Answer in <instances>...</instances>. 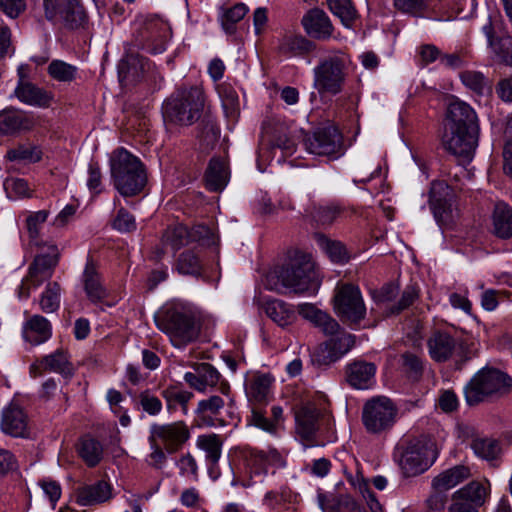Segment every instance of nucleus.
I'll use <instances>...</instances> for the list:
<instances>
[{
	"label": "nucleus",
	"instance_id": "obj_1",
	"mask_svg": "<svg viewBox=\"0 0 512 512\" xmlns=\"http://www.w3.org/2000/svg\"><path fill=\"white\" fill-rule=\"evenodd\" d=\"M353 70L350 56L335 50L322 57L313 68V87L320 95H338Z\"/></svg>",
	"mask_w": 512,
	"mask_h": 512
},
{
	"label": "nucleus",
	"instance_id": "obj_2",
	"mask_svg": "<svg viewBox=\"0 0 512 512\" xmlns=\"http://www.w3.org/2000/svg\"><path fill=\"white\" fill-rule=\"evenodd\" d=\"M110 171L115 189L124 197L140 193L147 181L141 161L124 148H119L112 154Z\"/></svg>",
	"mask_w": 512,
	"mask_h": 512
},
{
	"label": "nucleus",
	"instance_id": "obj_3",
	"mask_svg": "<svg viewBox=\"0 0 512 512\" xmlns=\"http://www.w3.org/2000/svg\"><path fill=\"white\" fill-rule=\"evenodd\" d=\"M204 103L205 96L201 87L180 89L164 102V120L175 125L190 126L200 119Z\"/></svg>",
	"mask_w": 512,
	"mask_h": 512
},
{
	"label": "nucleus",
	"instance_id": "obj_4",
	"mask_svg": "<svg viewBox=\"0 0 512 512\" xmlns=\"http://www.w3.org/2000/svg\"><path fill=\"white\" fill-rule=\"evenodd\" d=\"M394 458L404 477H415L429 469L437 458V452L430 439L421 437L398 445Z\"/></svg>",
	"mask_w": 512,
	"mask_h": 512
},
{
	"label": "nucleus",
	"instance_id": "obj_5",
	"mask_svg": "<svg viewBox=\"0 0 512 512\" xmlns=\"http://www.w3.org/2000/svg\"><path fill=\"white\" fill-rule=\"evenodd\" d=\"M511 386L512 379L505 372L484 367L465 386V399L468 405H476L490 396L506 393Z\"/></svg>",
	"mask_w": 512,
	"mask_h": 512
},
{
	"label": "nucleus",
	"instance_id": "obj_6",
	"mask_svg": "<svg viewBox=\"0 0 512 512\" xmlns=\"http://www.w3.org/2000/svg\"><path fill=\"white\" fill-rule=\"evenodd\" d=\"M157 327L166 333L172 344L181 348L194 341L199 328L192 315L176 307L166 308L155 318Z\"/></svg>",
	"mask_w": 512,
	"mask_h": 512
},
{
	"label": "nucleus",
	"instance_id": "obj_7",
	"mask_svg": "<svg viewBox=\"0 0 512 512\" xmlns=\"http://www.w3.org/2000/svg\"><path fill=\"white\" fill-rule=\"evenodd\" d=\"M398 408L386 396H374L368 399L362 410V422L371 434H382L389 431L396 422Z\"/></svg>",
	"mask_w": 512,
	"mask_h": 512
},
{
	"label": "nucleus",
	"instance_id": "obj_8",
	"mask_svg": "<svg viewBox=\"0 0 512 512\" xmlns=\"http://www.w3.org/2000/svg\"><path fill=\"white\" fill-rule=\"evenodd\" d=\"M334 311L343 322L359 324L366 316L367 309L359 286L352 283H338L334 290Z\"/></svg>",
	"mask_w": 512,
	"mask_h": 512
},
{
	"label": "nucleus",
	"instance_id": "obj_9",
	"mask_svg": "<svg viewBox=\"0 0 512 512\" xmlns=\"http://www.w3.org/2000/svg\"><path fill=\"white\" fill-rule=\"evenodd\" d=\"M60 253L56 245H50L47 252L35 256L28 268V273L22 281L19 296L28 298L31 289H37L45 281L49 280L58 265Z\"/></svg>",
	"mask_w": 512,
	"mask_h": 512
},
{
	"label": "nucleus",
	"instance_id": "obj_10",
	"mask_svg": "<svg viewBox=\"0 0 512 512\" xmlns=\"http://www.w3.org/2000/svg\"><path fill=\"white\" fill-rule=\"evenodd\" d=\"M281 268L283 281L289 291L295 294L316 293L319 281L314 264L309 259H294Z\"/></svg>",
	"mask_w": 512,
	"mask_h": 512
},
{
	"label": "nucleus",
	"instance_id": "obj_11",
	"mask_svg": "<svg viewBox=\"0 0 512 512\" xmlns=\"http://www.w3.org/2000/svg\"><path fill=\"white\" fill-rule=\"evenodd\" d=\"M184 381L194 390L205 393L209 389L218 386L219 392L228 398L230 408L235 403L234 397L231 395V387L229 383L222 378L218 370L209 363H200L194 367L193 372H186L183 377Z\"/></svg>",
	"mask_w": 512,
	"mask_h": 512
},
{
	"label": "nucleus",
	"instance_id": "obj_12",
	"mask_svg": "<svg viewBox=\"0 0 512 512\" xmlns=\"http://www.w3.org/2000/svg\"><path fill=\"white\" fill-rule=\"evenodd\" d=\"M304 146L310 154L337 158L343 153V137L335 126L329 124L306 135Z\"/></svg>",
	"mask_w": 512,
	"mask_h": 512
},
{
	"label": "nucleus",
	"instance_id": "obj_13",
	"mask_svg": "<svg viewBox=\"0 0 512 512\" xmlns=\"http://www.w3.org/2000/svg\"><path fill=\"white\" fill-rule=\"evenodd\" d=\"M45 18L50 22H63L69 29L81 27L86 13L78 0H43Z\"/></svg>",
	"mask_w": 512,
	"mask_h": 512
},
{
	"label": "nucleus",
	"instance_id": "obj_14",
	"mask_svg": "<svg viewBox=\"0 0 512 512\" xmlns=\"http://www.w3.org/2000/svg\"><path fill=\"white\" fill-rule=\"evenodd\" d=\"M171 37V28L167 22L159 18L148 19L135 41L136 46L150 54H160L166 50Z\"/></svg>",
	"mask_w": 512,
	"mask_h": 512
},
{
	"label": "nucleus",
	"instance_id": "obj_15",
	"mask_svg": "<svg viewBox=\"0 0 512 512\" xmlns=\"http://www.w3.org/2000/svg\"><path fill=\"white\" fill-rule=\"evenodd\" d=\"M477 130L460 129V127L446 126L442 138L444 148L463 162H470L473 158L478 141Z\"/></svg>",
	"mask_w": 512,
	"mask_h": 512
},
{
	"label": "nucleus",
	"instance_id": "obj_16",
	"mask_svg": "<svg viewBox=\"0 0 512 512\" xmlns=\"http://www.w3.org/2000/svg\"><path fill=\"white\" fill-rule=\"evenodd\" d=\"M353 213L346 206L338 202L316 203L311 202L304 209V217L319 228H329L335 223L345 220Z\"/></svg>",
	"mask_w": 512,
	"mask_h": 512
},
{
	"label": "nucleus",
	"instance_id": "obj_17",
	"mask_svg": "<svg viewBox=\"0 0 512 512\" xmlns=\"http://www.w3.org/2000/svg\"><path fill=\"white\" fill-rule=\"evenodd\" d=\"M150 437L165 447L168 453L176 452L190 437L187 425L182 422L169 424H153L150 427Z\"/></svg>",
	"mask_w": 512,
	"mask_h": 512
},
{
	"label": "nucleus",
	"instance_id": "obj_18",
	"mask_svg": "<svg viewBox=\"0 0 512 512\" xmlns=\"http://www.w3.org/2000/svg\"><path fill=\"white\" fill-rule=\"evenodd\" d=\"M320 417V410L312 404L303 405L295 411V431L297 436L306 443L305 447L316 443L321 426Z\"/></svg>",
	"mask_w": 512,
	"mask_h": 512
},
{
	"label": "nucleus",
	"instance_id": "obj_19",
	"mask_svg": "<svg viewBox=\"0 0 512 512\" xmlns=\"http://www.w3.org/2000/svg\"><path fill=\"white\" fill-rule=\"evenodd\" d=\"M19 80L14 89L13 95L23 104L48 108L54 100V94L44 88L38 87L31 81L25 79L22 69H18Z\"/></svg>",
	"mask_w": 512,
	"mask_h": 512
},
{
	"label": "nucleus",
	"instance_id": "obj_20",
	"mask_svg": "<svg viewBox=\"0 0 512 512\" xmlns=\"http://www.w3.org/2000/svg\"><path fill=\"white\" fill-rule=\"evenodd\" d=\"M355 344V336L346 332L331 338L313 354V361L319 365H329L342 358Z\"/></svg>",
	"mask_w": 512,
	"mask_h": 512
},
{
	"label": "nucleus",
	"instance_id": "obj_21",
	"mask_svg": "<svg viewBox=\"0 0 512 512\" xmlns=\"http://www.w3.org/2000/svg\"><path fill=\"white\" fill-rule=\"evenodd\" d=\"M0 430L14 438L29 436V419L26 412L18 404L10 403L1 412Z\"/></svg>",
	"mask_w": 512,
	"mask_h": 512
},
{
	"label": "nucleus",
	"instance_id": "obj_22",
	"mask_svg": "<svg viewBox=\"0 0 512 512\" xmlns=\"http://www.w3.org/2000/svg\"><path fill=\"white\" fill-rule=\"evenodd\" d=\"M430 206L438 223L447 224L452 221L454 216L453 193L447 184L443 182L432 184Z\"/></svg>",
	"mask_w": 512,
	"mask_h": 512
},
{
	"label": "nucleus",
	"instance_id": "obj_23",
	"mask_svg": "<svg viewBox=\"0 0 512 512\" xmlns=\"http://www.w3.org/2000/svg\"><path fill=\"white\" fill-rule=\"evenodd\" d=\"M377 367L372 362L354 360L345 367V381L356 390L371 389L375 383Z\"/></svg>",
	"mask_w": 512,
	"mask_h": 512
},
{
	"label": "nucleus",
	"instance_id": "obj_24",
	"mask_svg": "<svg viewBox=\"0 0 512 512\" xmlns=\"http://www.w3.org/2000/svg\"><path fill=\"white\" fill-rule=\"evenodd\" d=\"M43 371L59 373L64 377H71L74 373V368L69 361L68 354L64 350L58 349L36 360L30 366V375L34 378L40 376Z\"/></svg>",
	"mask_w": 512,
	"mask_h": 512
},
{
	"label": "nucleus",
	"instance_id": "obj_25",
	"mask_svg": "<svg viewBox=\"0 0 512 512\" xmlns=\"http://www.w3.org/2000/svg\"><path fill=\"white\" fill-rule=\"evenodd\" d=\"M297 314L319 328L325 335L334 336L341 330L339 323L326 312L310 303L298 305Z\"/></svg>",
	"mask_w": 512,
	"mask_h": 512
},
{
	"label": "nucleus",
	"instance_id": "obj_26",
	"mask_svg": "<svg viewBox=\"0 0 512 512\" xmlns=\"http://www.w3.org/2000/svg\"><path fill=\"white\" fill-rule=\"evenodd\" d=\"M82 283L86 296L92 303H99L108 296V291L102 282V277L91 258L87 259L82 274Z\"/></svg>",
	"mask_w": 512,
	"mask_h": 512
},
{
	"label": "nucleus",
	"instance_id": "obj_27",
	"mask_svg": "<svg viewBox=\"0 0 512 512\" xmlns=\"http://www.w3.org/2000/svg\"><path fill=\"white\" fill-rule=\"evenodd\" d=\"M448 123L447 126L460 127V129L479 131L478 118L476 112L467 103L454 100L447 110Z\"/></svg>",
	"mask_w": 512,
	"mask_h": 512
},
{
	"label": "nucleus",
	"instance_id": "obj_28",
	"mask_svg": "<svg viewBox=\"0 0 512 512\" xmlns=\"http://www.w3.org/2000/svg\"><path fill=\"white\" fill-rule=\"evenodd\" d=\"M305 31L316 39L326 40L333 34V25L328 15L321 9H311L302 18Z\"/></svg>",
	"mask_w": 512,
	"mask_h": 512
},
{
	"label": "nucleus",
	"instance_id": "obj_29",
	"mask_svg": "<svg viewBox=\"0 0 512 512\" xmlns=\"http://www.w3.org/2000/svg\"><path fill=\"white\" fill-rule=\"evenodd\" d=\"M33 126V119L21 110L10 108L0 111V135H14Z\"/></svg>",
	"mask_w": 512,
	"mask_h": 512
},
{
	"label": "nucleus",
	"instance_id": "obj_30",
	"mask_svg": "<svg viewBox=\"0 0 512 512\" xmlns=\"http://www.w3.org/2000/svg\"><path fill=\"white\" fill-rule=\"evenodd\" d=\"M22 335L31 345H40L51 338L52 325L42 315H33L23 324Z\"/></svg>",
	"mask_w": 512,
	"mask_h": 512
},
{
	"label": "nucleus",
	"instance_id": "obj_31",
	"mask_svg": "<svg viewBox=\"0 0 512 512\" xmlns=\"http://www.w3.org/2000/svg\"><path fill=\"white\" fill-rule=\"evenodd\" d=\"M274 377L269 373L256 372L245 381V392L249 400L258 403L266 402L271 394Z\"/></svg>",
	"mask_w": 512,
	"mask_h": 512
},
{
	"label": "nucleus",
	"instance_id": "obj_32",
	"mask_svg": "<svg viewBox=\"0 0 512 512\" xmlns=\"http://www.w3.org/2000/svg\"><path fill=\"white\" fill-rule=\"evenodd\" d=\"M490 493V483L488 480L471 481L464 487L455 491L452 495V501L466 502L472 506H481L485 503Z\"/></svg>",
	"mask_w": 512,
	"mask_h": 512
},
{
	"label": "nucleus",
	"instance_id": "obj_33",
	"mask_svg": "<svg viewBox=\"0 0 512 512\" xmlns=\"http://www.w3.org/2000/svg\"><path fill=\"white\" fill-rule=\"evenodd\" d=\"M266 315L279 327L286 328L297 320V312L292 304L280 299H268L264 304Z\"/></svg>",
	"mask_w": 512,
	"mask_h": 512
},
{
	"label": "nucleus",
	"instance_id": "obj_34",
	"mask_svg": "<svg viewBox=\"0 0 512 512\" xmlns=\"http://www.w3.org/2000/svg\"><path fill=\"white\" fill-rule=\"evenodd\" d=\"M112 498L111 486L105 481H98L91 485H85L77 489V503L82 506H90L104 503Z\"/></svg>",
	"mask_w": 512,
	"mask_h": 512
},
{
	"label": "nucleus",
	"instance_id": "obj_35",
	"mask_svg": "<svg viewBox=\"0 0 512 512\" xmlns=\"http://www.w3.org/2000/svg\"><path fill=\"white\" fill-rule=\"evenodd\" d=\"M427 345L431 358L437 362H444L453 355L456 340L447 332L436 331L428 339Z\"/></svg>",
	"mask_w": 512,
	"mask_h": 512
},
{
	"label": "nucleus",
	"instance_id": "obj_36",
	"mask_svg": "<svg viewBox=\"0 0 512 512\" xmlns=\"http://www.w3.org/2000/svg\"><path fill=\"white\" fill-rule=\"evenodd\" d=\"M471 477L470 468L465 465H456L444 470L433 478L432 489L448 491Z\"/></svg>",
	"mask_w": 512,
	"mask_h": 512
},
{
	"label": "nucleus",
	"instance_id": "obj_37",
	"mask_svg": "<svg viewBox=\"0 0 512 512\" xmlns=\"http://www.w3.org/2000/svg\"><path fill=\"white\" fill-rule=\"evenodd\" d=\"M229 180L227 163L220 158H212L205 173L206 187L210 191H221Z\"/></svg>",
	"mask_w": 512,
	"mask_h": 512
},
{
	"label": "nucleus",
	"instance_id": "obj_38",
	"mask_svg": "<svg viewBox=\"0 0 512 512\" xmlns=\"http://www.w3.org/2000/svg\"><path fill=\"white\" fill-rule=\"evenodd\" d=\"M196 446L205 452V460L208 469H214L221 458L223 441L217 434L199 435L196 440Z\"/></svg>",
	"mask_w": 512,
	"mask_h": 512
},
{
	"label": "nucleus",
	"instance_id": "obj_39",
	"mask_svg": "<svg viewBox=\"0 0 512 512\" xmlns=\"http://www.w3.org/2000/svg\"><path fill=\"white\" fill-rule=\"evenodd\" d=\"M225 406L228 408L230 417H233L235 404L230 408L228 405V398L212 395L198 402L196 414L206 423L213 424L212 420H207V417L210 415L217 416Z\"/></svg>",
	"mask_w": 512,
	"mask_h": 512
},
{
	"label": "nucleus",
	"instance_id": "obj_40",
	"mask_svg": "<svg viewBox=\"0 0 512 512\" xmlns=\"http://www.w3.org/2000/svg\"><path fill=\"white\" fill-rule=\"evenodd\" d=\"M79 69L77 66L67 63L60 59L52 60L47 66L49 77L59 83L70 84L78 77Z\"/></svg>",
	"mask_w": 512,
	"mask_h": 512
},
{
	"label": "nucleus",
	"instance_id": "obj_41",
	"mask_svg": "<svg viewBox=\"0 0 512 512\" xmlns=\"http://www.w3.org/2000/svg\"><path fill=\"white\" fill-rule=\"evenodd\" d=\"M317 245L322 249L334 263H346L350 256L346 247L340 241L327 238L324 234H315Z\"/></svg>",
	"mask_w": 512,
	"mask_h": 512
},
{
	"label": "nucleus",
	"instance_id": "obj_42",
	"mask_svg": "<svg viewBox=\"0 0 512 512\" xmlns=\"http://www.w3.org/2000/svg\"><path fill=\"white\" fill-rule=\"evenodd\" d=\"M216 91L221 100L222 108L227 117L235 118L240 109L239 97L236 90L229 83L216 85Z\"/></svg>",
	"mask_w": 512,
	"mask_h": 512
},
{
	"label": "nucleus",
	"instance_id": "obj_43",
	"mask_svg": "<svg viewBox=\"0 0 512 512\" xmlns=\"http://www.w3.org/2000/svg\"><path fill=\"white\" fill-rule=\"evenodd\" d=\"M493 224L498 237L510 238L512 236V209L506 204L497 205L493 214Z\"/></svg>",
	"mask_w": 512,
	"mask_h": 512
},
{
	"label": "nucleus",
	"instance_id": "obj_44",
	"mask_svg": "<svg viewBox=\"0 0 512 512\" xmlns=\"http://www.w3.org/2000/svg\"><path fill=\"white\" fill-rule=\"evenodd\" d=\"M61 286L57 282H48L45 289L40 294L38 303L42 312L46 314L54 313L60 308Z\"/></svg>",
	"mask_w": 512,
	"mask_h": 512
},
{
	"label": "nucleus",
	"instance_id": "obj_45",
	"mask_svg": "<svg viewBox=\"0 0 512 512\" xmlns=\"http://www.w3.org/2000/svg\"><path fill=\"white\" fill-rule=\"evenodd\" d=\"M162 397L166 401L167 409L169 411L177 409L180 406L184 414L188 411V403L193 398V393L187 390L178 388L177 386H168L161 392Z\"/></svg>",
	"mask_w": 512,
	"mask_h": 512
},
{
	"label": "nucleus",
	"instance_id": "obj_46",
	"mask_svg": "<svg viewBox=\"0 0 512 512\" xmlns=\"http://www.w3.org/2000/svg\"><path fill=\"white\" fill-rule=\"evenodd\" d=\"M471 448L476 456L487 461L495 460L501 453L499 441L487 437L474 438Z\"/></svg>",
	"mask_w": 512,
	"mask_h": 512
},
{
	"label": "nucleus",
	"instance_id": "obj_47",
	"mask_svg": "<svg viewBox=\"0 0 512 512\" xmlns=\"http://www.w3.org/2000/svg\"><path fill=\"white\" fill-rule=\"evenodd\" d=\"M78 452L83 461L90 467L96 466L103 457V447L93 438H82Z\"/></svg>",
	"mask_w": 512,
	"mask_h": 512
},
{
	"label": "nucleus",
	"instance_id": "obj_48",
	"mask_svg": "<svg viewBox=\"0 0 512 512\" xmlns=\"http://www.w3.org/2000/svg\"><path fill=\"white\" fill-rule=\"evenodd\" d=\"M176 270L182 275L197 276L202 270V260L194 250H186L179 255Z\"/></svg>",
	"mask_w": 512,
	"mask_h": 512
},
{
	"label": "nucleus",
	"instance_id": "obj_49",
	"mask_svg": "<svg viewBox=\"0 0 512 512\" xmlns=\"http://www.w3.org/2000/svg\"><path fill=\"white\" fill-rule=\"evenodd\" d=\"M280 49L288 56H300L312 51L313 44L303 36L290 35L283 39Z\"/></svg>",
	"mask_w": 512,
	"mask_h": 512
},
{
	"label": "nucleus",
	"instance_id": "obj_50",
	"mask_svg": "<svg viewBox=\"0 0 512 512\" xmlns=\"http://www.w3.org/2000/svg\"><path fill=\"white\" fill-rule=\"evenodd\" d=\"M189 235L188 228L183 225L169 227L163 234L162 244L164 247H170L175 252L189 242Z\"/></svg>",
	"mask_w": 512,
	"mask_h": 512
},
{
	"label": "nucleus",
	"instance_id": "obj_51",
	"mask_svg": "<svg viewBox=\"0 0 512 512\" xmlns=\"http://www.w3.org/2000/svg\"><path fill=\"white\" fill-rule=\"evenodd\" d=\"M331 12L340 18L345 27H351L357 17V12L351 0H327Z\"/></svg>",
	"mask_w": 512,
	"mask_h": 512
},
{
	"label": "nucleus",
	"instance_id": "obj_52",
	"mask_svg": "<svg viewBox=\"0 0 512 512\" xmlns=\"http://www.w3.org/2000/svg\"><path fill=\"white\" fill-rule=\"evenodd\" d=\"M296 495L288 486H282L279 489L267 491L263 497V505L269 509H275L287 503H293Z\"/></svg>",
	"mask_w": 512,
	"mask_h": 512
},
{
	"label": "nucleus",
	"instance_id": "obj_53",
	"mask_svg": "<svg viewBox=\"0 0 512 512\" xmlns=\"http://www.w3.org/2000/svg\"><path fill=\"white\" fill-rule=\"evenodd\" d=\"M6 157L10 161L35 163L41 160L42 152L37 146L25 144L7 151Z\"/></svg>",
	"mask_w": 512,
	"mask_h": 512
},
{
	"label": "nucleus",
	"instance_id": "obj_54",
	"mask_svg": "<svg viewBox=\"0 0 512 512\" xmlns=\"http://www.w3.org/2000/svg\"><path fill=\"white\" fill-rule=\"evenodd\" d=\"M148 442L150 446V453L145 457L146 464L155 470L163 469L168 460L165 450L159 442L154 440L153 437L149 436Z\"/></svg>",
	"mask_w": 512,
	"mask_h": 512
},
{
	"label": "nucleus",
	"instance_id": "obj_55",
	"mask_svg": "<svg viewBox=\"0 0 512 512\" xmlns=\"http://www.w3.org/2000/svg\"><path fill=\"white\" fill-rule=\"evenodd\" d=\"M176 467L179 469V475L189 478L194 482L199 479L198 464L195 457L190 453H185L176 461Z\"/></svg>",
	"mask_w": 512,
	"mask_h": 512
},
{
	"label": "nucleus",
	"instance_id": "obj_56",
	"mask_svg": "<svg viewBox=\"0 0 512 512\" xmlns=\"http://www.w3.org/2000/svg\"><path fill=\"white\" fill-rule=\"evenodd\" d=\"M189 233L190 239L199 242L201 245L212 246L218 243V238L214 231L204 224L195 225Z\"/></svg>",
	"mask_w": 512,
	"mask_h": 512
},
{
	"label": "nucleus",
	"instance_id": "obj_57",
	"mask_svg": "<svg viewBox=\"0 0 512 512\" xmlns=\"http://www.w3.org/2000/svg\"><path fill=\"white\" fill-rule=\"evenodd\" d=\"M248 8L243 3H237L233 7L224 9L221 15L222 25L226 30L230 29L235 23L244 18Z\"/></svg>",
	"mask_w": 512,
	"mask_h": 512
},
{
	"label": "nucleus",
	"instance_id": "obj_58",
	"mask_svg": "<svg viewBox=\"0 0 512 512\" xmlns=\"http://www.w3.org/2000/svg\"><path fill=\"white\" fill-rule=\"evenodd\" d=\"M138 399L142 409L149 415L156 416L162 411L161 400L149 390L142 391Z\"/></svg>",
	"mask_w": 512,
	"mask_h": 512
},
{
	"label": "nucleus",
	"instance_id": "obj_59",
	"mask_svg": "<svg viewBox=\"0 0 512 512\" xmlns=\"http://www.w3.org/2000/svg\"><path fill=\"white\" fill-rule=\"evenodd\" d=\"M462 83L478 94H482L485 87V77L482 73L477 71H464L460 74Z\"/></svg>",
	"mask_w": 512,
	"mask_h": 512
},
{
	"label": "nucleus",
	"instance_id": "obj_60",
	"mask_svg": "<svg viewBox=\"0 0 512 512\" xmlns=\"http://www.w3.org/2000/svg\"><path fill=\"white\" fill-rule=\"evenodd\" d=\"M491 47L500 61L512 66V37L505 36L495 43H491Z\"/></svg>",
	"mask_w": 512,
	"mask_h": 512
},
{
	"label": "nucleus",
	"instance_id": "obj_61",
	"mask_svg": "<svg viewBox=\"0 0 512 512\" xmlns=\"http://www.w3.org/2000/svg\"><path fill=\"white\" fill-rule=\"evenodd\" d=\"M419 292L420 290L416 285L407 286L403 291L398 304L390 308L389 314H398L402 310L408 308L416 299H418Z\"/></svg>",
	"mask_w": 512,
	"mask_h": 512
},
{
	"label": "nucleus",
	"instance_id": "obj_62",
	"mask_svg": "<svg viewBox=\"0 0 512 512\" xmlns=\"http://www.w3.org/2000/svg\"><path fill=\"white\" fill-rule=\"evenodd\" d=\"M4 187L9 197L13 198L25 197L30 193L27 181L22 178L7 179Z\"/></svg>",
	"mask_w": 512,
	"mask_h": 512
},
{
	"label": "nucleus",
	"instance_id": "obj_63",
	"mask_svg": "<svg viewBox=\"0 0 512 512\" xmlns=\"http://www.w3.org/2000/svg\"><path fill=\"white\" fill-rule=\"evenodd\" d=\"M112 226L120 232H131L136 229L135 218L127 210L120 208L113 220Z\"/></svg>",
	"mask_w": 512,
	"mask_h": 512
},
{
	"label": "nucleus",
	"instance_id": "obj_64",
	"mask_svg": "<svg viewBox=\"0 0 512 512\" xmlns=\"http://www.w3.org/2000/svg\"><path fill=\"white\" fill-rule=\"evenodd\" d=\"M179 502L183 507L193 510L198 509L202 502L200 491L196 487L184 489L180 494Z\"/></svg>",
	"mask_w": 512,
	"mask_h": 512
}]
</instances>
